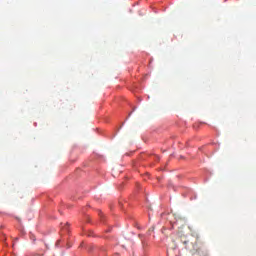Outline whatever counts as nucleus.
Wrapping results in <instances>:
<instances>
[{"mask_svg":"<svg viewBox=\"0 0 256 256\" xmlns=\"http://www.w3.org/2000/svg\"><path fill=\"white\" fill-rule=\"evenodd\" d=\"M182 243L185 245V249L190 251L192 255L199 253V251L203 249V244H201L197 239L182 240Z\"/></svg>","mask_w":256,"mask_h":256,"instance_id":"1","label":"nucleus"}]
</instances>
